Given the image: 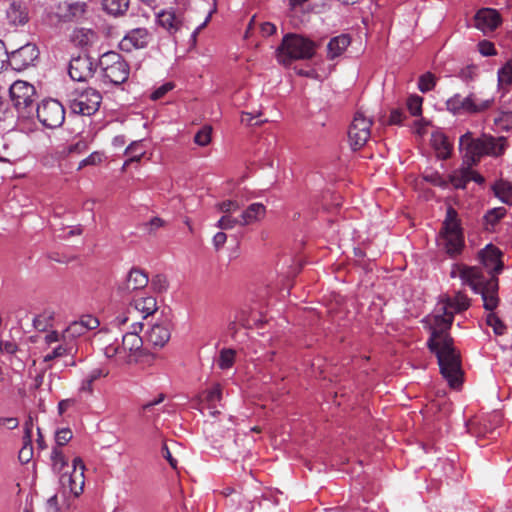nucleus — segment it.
I'll use <instances>...</instances> for the list:
<instances>
[{
    "label": "nucleus",
    "instance_id": "nucleus-1",
    "mask_svg": "<svg viewBox=\"0 0 512 512\" xmlns=\"http://www.w3.org/2000/svg\"><path fill=\"white\" fill-rule=\"evenodd\" d=\"M469 306V298L465 294L457 292L454 297L442 299L434 314L427 316L424 320L430 330L428 347L437 357L443 378L454 389L461 386L463 371L460 352L454 346L449 330L454 319V313L464 311Z\"/></svg>",
    "mask_w": 512,
    "mask_h": 512
},
{
    "label": "nucleus",
    "instance_id": "nucleus-2",
    "mask_svg": "<svg viewBox=\"0 0 512 512\" xmlns=\"http://www.w3.org/2000/svg\"><path fill=\"white\" fill-rule=\"evenodd\" d=\"M479 261L486 270V276L479 267L454 264L450 271L452 278L459 277L464 285H468L475 293H480L486 310H494L498 306V279L496 274L503 268L501 251L493 245H487L479 252Z\"/></svg>",
    "mask_w": 512,
    "mask_h": 512
},
{
    "label": "nucleus",
    "instance_id": "nucleus-3",
    "mask_svg": "<svg viewBox=\"0 0 512 512\" xmlns=\"http://www.w3.org/2000/svg\"><path fill=\"white\" fill-rule=\"evenodd\" d=\"M460 150L464 153V162L467 165L476 164L481 157L502 156L508 148L506 137H494L490 134H482L479 138H473L471 132H467L459 139Z\"/></svg>",
    "mask_w": 512,
    "mask_h": 512
},
{
    "label": "nucleus",
    "instance_id": "nucleus-4",
    "mask_svg": "<svg viewBox=\"0 0 512 512\" xmlns=\"http://www.w3.org/2000/svg\"><path fill=\"white\" fill-rule=\"evenodd\" d=\"M132 328L133 331L123 335L121 344H109L104 348L105 356L114 358L118 365L135 364L144 356L143 340L138 335L142 324L133 323Z\"/></svg>",
    "mask_w": 512,
    "mask_h": 512
},
{
    "label": "nucleus",
    "instance_id": "nucleus-5",
    "mask_svg": "<svg viewBox=\"0 0 512 512\" xmlns=\"http://www.w3.org/2000/svg\"><path fill=\"white\" fill-rule=\"evenodd\" d=\"M317 45L314 41L298 34L284 36L277 50V59L283 65H290L294 60L311 59L316 53Z\"/></svg>",
    "mask_w": 512,
    "mask_h": 512
},
{
    "label": "nucleus",
    "instance_id": "nucleus-6",
    "mask_svg": "<svg viewBox=\"0 0 512 512\" xmlns=\"http://www.w3.org/2000/svg\"><path fill=\"white\" fill-rule=\"evenodd\" d=\"M440 235L447 254L454 257L461 253L464 247V236L458 214L452 207L447 209Z\"/></svg>",
    "mask_w": 512,
    "mask_h": 512
},
{
    "label": "nucleus",
    "instance_id": "nucleus-7",
    "mask_svg": "<svg viewBox=\"0 0 512 512\" xmlns=\"http://www.w3.org/2000/svg\"><path fill=\"white\" fill-rule=\"evenodd\" d=\"M85 470L86 466L81 457H75L72 460V470L65 471L58 475V490L64 497L72 495L79 497L85 486Z\"/></svg>",
    "mask_w": 512,
    "mask_h": 512
},
{
    "label": "nucleus",
    "instance_id": "nucleus-8",
    "mask_svg": "<svg viewBox=\"0 0 512 512\" xmlns=\"http://www.w3.org/2000/svg\"><path fill=\"white\" fill-rule=\"evenodd\" d=\"M493 103V98L483 99L475 93L467 96L457 93L446 101V109L454 115L477 114L488 110Z\"/></svg>",
    "mask_w": 512,
    "mask_h": 512
},
{
    "label": "nucleus",
    "instance_id": "nucleus-9",
    "mask_svg": "<svg viewBox=\"0 0 512 512\" xmlns=\"http://www.w3.org/2000/svg\"><path fill=\"white\" fill-rule=\"evenodd\" d=\"M101 66L105 80L112 84L120 85L128 79L129 66L118 53H106L101 59Z\"/></svg>",
    "mask_w": 512,
    "mask_h": 512
},
{
    "label": "nucleus",
    "instance_id": "nucleus-10",
    "mask_svg": "<svg viewBox=\"0 0 512 512\" xmlns=\"http://www.w3.org/2000/svg\"><path fill=\"white\" fill-rule=\"evenodd\" d=\"M37 118L46 128H58L65 120L64 107L55 99L43 100L37 107Z\"/></svg>",
    "mask_w": 512,
    "mask_h": 512
},
{
    "label": "nucleus",
    "instance_id": "nucleus-11",
    "mask_svg": "<svg viewBox=\"0 0 512 512\" xmlns=\"http://www.w3.org/2000/svg\"><path fill=\"white\" fill-rule=\"evenodd\" d=\"M372 120L362 112H356L349 127L348 137L354 150L362 148L371 137Z\"/></svg>",
    "mask_w": 512,
    "mask_h": 512
},
{
    "label": "nucleus",
    "instance_id": "nucleus-12",
    "mask_svg": "<svg viewBox=\"0 0 512 512\" xmlns=\"http://www.w3.org/2000/svg\"><path fill=\"white\" fill-rule=\"evenodd\" d=\"M102 96L94 88H86L72 99L70 108L72 112L81 115H92L100 107Z\"/></svg>",
    "mask_w": 512,
    "mask_h": 512
},
{
    "label": "nucleus",
    "instance_id": "nucleus-13",
    "mask_svg": "<svg viewBox=\"0 0 512 512\" xmlns=\"http://www.w3.org/2000/svg\"><path fill=\"white\" fill-rule=\"evenodd\" d=\"M100 321L92 315H84L79 320L72 322L62 331V341L77 346L76 339L90 330L98 328Z\"/></svg>",
    "mask_w": 512,
    "mask_h": 512
},
{
    "label": "nucleus",
    "instance_id": "nucleus-14",
    "mask_svg": "<svg viewBox=\"0 0 512 512\" xmlns=\"http://www.w3.org/2000/svg\"><path fill=\"white\" fill-rule=\"evenodd\" d=\"M9 56V65L16 71H22L34 65L39 57V50L33 43H27L12 51Z\"/></svg>",
    "mask_w": 512,
    "mask_h": 512
},
{
    "label": "nucleus",
    "instance_id": "nucleus-15",
    "mask_svg": "<svg viewBox=\"0 0 512 512\" xmlns=\"http://www.w3.org/2000/svg\"><path fill=\"white\" fill-rule=\"evenodd\" d=\"M11 100L19 111H24L29 108L35 98V88L28 82L25 81H15L9 90Z\"/></svg>",
    "mask_w": 512,
    "mask_h": 512
},
{
    "label": "nucleus",
    "instance_id": "nucleus-16",
    "mask_svg": "<svg viewBox=\"0 0 512 512\" xmlns=\"http://www.w3.org/2000/svg\"><path fill=\"white\" fill-rule=\"evenodd\" d=\"M87 5L82 1H61L55 7V15L62 21H73L82 18Z\"/></svg>",
    "mask_w": 512,
    "mask_h": 512
},
{
    "label": "nucleus",
    "instance_id": "nucleus-17",
    "mask_svg": "<svg viewBox=\"0 0 512 512\" xmlns=\"http://www.w3.org/2000/svg\"><path fill=\"white\" fill-rule=\"evenodd\" d=\"M474 21L477 29L483 33H489L500 25L501 17L495 9L482 8L476 13Z\"/></svg>",
    "mask_w": 512,
    "mask_h": 512
},
{
    "label": "nucleus",
    "instance_id": "nucleus-18",
    "mask_svg": "<svg viewBox=\"0 0 512 512\" xmlns=\"http://www.w3.org/2000/svg\"><path fill=\"white\" fill-rule=\"evenodd\" d=\"M150 41L149 32L144 28L131 30L119 43L122 51L131 52L134 49H141Z\"/></svg>",
    "mask_w": 512,
    "mask_h": 512
},
{
    "label": "nucleus",
    "instance_id": "nucleus-19",
    "mask_svg": "<svg viewBox=\"0 0 512 512\" xmlns=\"http://www.w3.org/2000/svg\"><path fill=\"white\" fill-rule=\"evenodd\" d=\"M68 73L74 81H86L93 75V64L89 57L79 56L70 61Z\"/></svg>",
    "mask_w": 512,
    "mask_h": 512
},
{
    "label": "nucleus",
    "instance_id": "nucleus-20",
    "mask_svg": "<svg viewBox=\"0 0 512 512\" xmlns=\"http://www.w3.org/2000/svg\"><path fill=\"white\" fill-rule=\"evenodd\" d=\"M149 282L148 276L138 268H132L126 276V279L119 284L118 290L123 294L131 293L135 290L145 288Z\"/></svg>",
    "mask_w": 512,
    "mask_h": 512
},
{
    "label": "nucleus",
    "instance_id": "nucleus-21",
    "mask_svg": "<svg viewBox=\"0 0 512 512\" xmlns=\"http://www.w3.org/2000/svg\"><path fill=\"white\" fill-rule=\"evenodd\" d=\"M170 339V328L167 324H154L146 334V340L154 347L162 348Z\"/></svg>",
    "mask_w": 512,
    "mask_h": 512
},
{
    "label": "nucleus",
    "instance_id": "nucleus-22",
    "mask_svg": "<svg viewBox=\"0 0 512 512\" xmlns=\"http://www.w3.org/2000/svg\"><path fill=\"white\" fill-rule=\"evenodd\" d=\"M350 44L351 38L348 34H341L331 38L327 44V58L334 60L342 56Z\"/></svg>",
    "mask_w": 512,
    "mask_h": 512
},
{
    "label": "nucleus",
    "instance_id": "nucleus-23",
    "mask_svg": "<svg viewBox=\"0 0 512 512\" xmlns=\"http://www.w3.org/2000/svg\"><path fill=\"white\" fill-rule=\"evenodd\" d=\"M7 19L14 26L23 25L28 21L27 8L18 0H13L7 11Z\"/></svg>",
    "mask_w": 512,
    "mask_h": 512
},
{
    "label": "nucleus",
    "instance_id": "nucleus-24",
    "mask_svg": "<svg viewBox=\"0 0 512 512\" xmlns=\"http://www.w3.org/2000/svg\"><path fill=\"white\" fill-rule=\"evenodd\" d=\"M131 307L134 312H139L142 318L154 314L157 309V301L153 296H141L133 300Z\"/></svg>",
    "mask_w": 512,
    "mask_h": 512
},
{
    "label": "nucleus",
    "instance_id": "nucleus-25",
    "mask_svg": "<svg viewBox=\"0 0 512 512\" xmlns=\"http://www.w3.org/2000/svg\"><path fill=\"white\" fill-rule=\"evenodd\" d=\"M266 208L261 203H253L240 215V226H246L262 220L265 217Z\"/></svg>",
    "mask_w": 512,
    "mask_h": 512
},
{
    "label": "nucleus",
    "instance_id": "nucleus-26",
    "mask_svg": "<svg viewBox=\"0 0 512 512\" xmlns=\"http://www.w3.org/2000/svg\"><path fill=\"white\" fill-rule=\"evenodd\" d=\"M50 465L52 472L58 476L69 468V459L60 447H53L50 454Z\"/></svg>",
    "mask_w": 512,
    "mask_h": 512
},
{
    "label": "nucleus",
    "instance_id": "nucleus-27",
    "mask_svg": "<svg viewBox=\"0 0 512 512\" xmlns=\"http://www.w3.org/2000/svg\"><path fill=\"white\" fill-rule=\"evenodd\" d=\"M430 141L438 158L446 159L450 156L451 144L448 142L444 133L440 131L433 132Z\"/></svg>",
    "mask_w": 512,
    "mask_h": 512
},
{
    "label": "nucleus",
    "instance_id": "nucleus-28",
    "mask_svg": "<svg viewBox=\"0 0 512 512\" xmlns=\"http://www.w3.org/2000/svg\"><path fill=\"white\" fill-rule=\"evenodd\" d=\"M78 348L77 346H73L72 344H69L66 341H61L56 346L52 347L50 351H48L43 356L44 362H50L56 358H61L64 356H74L77 352Z\"/></svg>",
    "mask_w": 512,
    "mask_h": 512
},
{
    "label": "nucleus",
    "instance_id": "nucleus-29",
    "mask_svg": "<svg viewBox=\"0 0 512 512\" xmlns=\"http://www.w3.org/2000/svg\"><path fill=\"white\" fill-rule=\"evenodd\" d=\"M24 437L23 446L19 451L18 458L21 463H28L33 457V446L31 443L32 437V423L31 421L26 422L24 425Z\"/></svg>",
    "mask_w": 512,
    "mask_h": 512
},
{
    "label": "nucleus",
    "instance_id": "nucleus-30",
    "mask_svg": "<svg viewBox=\"0 0 512 512\" xmlns=\"http://www.w3.org/2000/svg\"><path fill=\"white\" fill-rule=\"evenodd\" d=\"M202 399L207 404V408L212 416H216L219 411L216 408L215 403L222 399V389L220 384H214L211 388L207 389L202 394Z\"/></svg>",
    "mask_w": 512,
    "mask_h": 512
},
{
    "label": "nucleus",
    "instance_id": "nucleus-31",
    "mask_svg": "<svg viewBox=\"0 0 512 512\" xmlns=\"http://www.w3.org/2000/svg\"><path fill=\"white\" fill-rule=\"evenodd\" d=\"M159 25L170 33L178 31L182 25L180 18L172 10L162 11L157 15Z\"/></svg>",
    "mask_w": 512,
    "mask_h": 512
},
{
    "label": "nucleus",
    "instance_id": "nucleus-32",
    "mask_svg": "<svg viewBox=\"0 0 512 512\" xmlns=\"http://www.w3.org/2000/svg\"><path fill=\"white\" fill-rule=\"evenodd\" d=\"M108 375V371L104 368H94L92 369L81 381L79 386V392L85 394H92L93 392V383Z\"/></svg>",
    "mask_w": 512,
    "mask_h": 512
},
{
    "label": "nucleus",
    "instance_id": "nucleus-33",
    "mask_svg": "<svg viewBox=\"0 0 512 512\" xmlns=\"http://www.w3.org/2000/svg\"><path fill=\"white\" fill-rule=\"evenodd\" d=\"M493 191L502 202L512 205V182L500 180L493 185Z\"/></svg>",
    "mask_w": 512,
    "mask_h": 512
},
{
    "label": "nucleus",
    "instance_id": "nucleus-34",
    "mask_svg": "<svg viewBox=\"0 0 512 512\" xmlns=\"http://www.w3.org/2000/svg\"><path fill=\"white\" fill-rule=\"evenodd\" d=\"M102 7L108 14L121 15L127 11L129 0H102Z\"/></svg>",
    "mask_w": 512,
    "mask_h": 512
},
{
    "label": "nucleus",
    "instance_id": "nucleus-35",
    "mask_svg": "<svg viewBox=\"0 0 512 512\" xmlns=\"http://www.w3.org/2000/svg\"><path fill=\"white\" fill-rule=\"evenodd\" d=\"M473 174L474 171L469 168L461 169L450 176V182L455 188H465L466 184L472 180Z\"/></svg>",
    "mask_w": 512,
    "mask_h": 512
},
{
    "label": "nucleus",
    "instance_id": "nucleus-36",
    "mask_svg": "<svg viewBox=\"0 0 512 512\" xmlns=\"http://www.w3.org/2000/svg\"><path fill=\"white\" fill-rule=\"evenodd\" d=\"M96 34L89 29H77L72 34V41L80 46H87L94 42Z\"/></svg>",
    "mask_w": 512,
    "mask_h": 512
},
{
    "label": "nucleus",
    "instance_id": "nucleus-37",
    "mask_svg": "<svg viewBox=\"0 0 512 512\" xmlns=\"http://www.w3.org/2000/svg\"><path fill=\"white\" fill-rule=\"evenodd\" d=\"M125 155L129 156V161H140L145 155V149L143 148L141 141L132 142L126 149Z\"/></svg>",
    "mask_w": 512,
    "mask_h": 512
},
{
    "label": "nucleus",
    "instance_id": "nucleus-38",
    "mask_svg": "<svg viewBox=\"0 0 512 512\" xmlns=\"http://www.w3.org/2000/svg\"><path fill=\"white\" fill-rule=\"evenodd\" d=\"M436 82V76L431 72H426L419 77L418 88L421 92L426 93L435 87Z\"/></svg>",
    "mask_w": 512,
    "mask_h": 512
},
{
    "label": "nucleus",
    "instance_id": "nucleus-39",
    "mask_svg": "<svg viewBox=\"0 0 512 512\" xmlns=\"http://www.w3.org/2000/svg\"><path fill=\"white\" fill-rule=\"evenodd\" d=\"M235 360V351L232 349H223L220 351L218 366L221 369H229Z\"/></svg>",
    "mask_w": 512,
    "mask_h": 512
},
{
    "label": "nucleus",
    "instance_id": "nucleus-40",
    "mask_svg": "<svg viewBox=\"0 0 512 512\" xmlns=\"http://www.w3.org/2000/svg\"><path fill=\"white\" fill-rule=\"evenodd\" d=\"M240 216L233 217L232 214H224L217 222L216 226L223 230H230L240 225Z\"/></svg>",
    "mask_w": 512,
    "mask_h": 512
},
{
    "label": "nucleus",
    "instance_id": "nucleus-41",
    "mask_svg": "<svg viewBox=\"0 0 512 512\" xmlns=\"http://www.w3.org/2000/svg\"><path fill=\"white\" fill-rule=\"evenodd\" d=\"M212 128L204 126L201 128L194 137V142L199 146H207L211 141Z\"/></svg>",
    "mask_w": 512,
    "mask_h": 512
},
{
    "label": "nucleus",
    "instance_id": "nucleus-42",
    "mask_svg": "<svg viewBox=\"0 0 512 512\" xmlns=\"http://www.w3.org/2000/svg\"><path fill=\"white\" fill-rule=\"evenodd\" d=\"M41 341L48 348H52L54 344H58L62 341V332L56 330L47 331L41 336Z\"/></svg>",
    "mask_w": 512,
    "mask_h": 512
},
{
    "label": "nucleus",
    "instance_id": "nucleus-43",
    "mask_svg": "<svg viewBox=\"0 0 512 512\" xmlns=\"http://www.w3.org/2000/svg\"><path fill=\"white\" fill-rule=\"evenodd\" d=\"M72 437L73 433L69 428H61L57 430L55 434L56 445L54 447H60L63 449V446H65Z\"/></svg>",
    "mask_w": 512,
    "mask_h": 512
},
{
    "label": "nucleus",
    "instance_id": "nucleus-44",
    "mask_svg": "<svg viewBox=\"0 0 512 512\" xmlns=\"http://www.w3.org/2000/svg\"><path fill=\"white\" fill-rule=\"evenodd\" d=\"M494 123L501 130H509L512 128V112H500L494 119Z\"/></svg>",
    "mask_w": 512,
    "mask_h": 512
},
{
    "label": "nucleus",
    "instance_id": "nucleus-45",
    "mask_svg": "<svg viewBox=\"0 0 512 512\" xmlns=\"http://www.w3.org/2000/svg\"><path fill=\"white\" fill-rule=\"evenodd\" d=\"M423 98L418 95L410 96L407 100V108L411 115L418 116L422 111Z\"/></svg>",
    "mask_w": 512,
    "mask_h": 512
},
{
    "label": "nucleus",
    "instance_id": "nucleus-46",
    "mask_svg": "<svg viewBox=\"0 0 512 512\" xmlns=\"http://www.w3.org/2000/svg\"><path fill=\"white\" fill-rule=\"evenodd\" d=\"M498 80L500 85H510L512 83V61L506 63L498 72Z\"/></svg>",
    "mask_w": 512,
    "mask_h": 512
},
{
    "label": "nucleus",
    "instance_id": "nucleus-47",
    "mask_svg": "<svg viewBox=\"0 0 512 512\" xmlns=\"http://www.w3.org/2000/svg\"><path fill=\"white\" fill-rule=\"evenodd\" d=\"M490 313L487 315V324L493 327L494 332L498 335L503 334L505 326L500 321V319L492 312L493 310H489Z\"/></svg>",
    "mask_w": 512,
    "mask_h": 512
},
{
    "label": "nucleus",
    "instance_id": "nucleus-48",
    "mask_svg": "<svg viewBox=\"0 0 512 512\" xmlns=\"http://www.w3.org/2000/svg\"><path fill=\"white\" fill-rule=\"evenodd\" d=\"M219 211L223 214H233L240 208L239 204L233 200H226L217 205Z\"/></svg>",
    "mask_w": 512,
    "mask_h": 512
},
{
    "label": "nucleus",
    "instance_id": "nucleus-49",
    "mask_svg": "<svg viewBox=\"0 0 512 512\" xmlns=\"http://www.w3.org/2000/svg\"><path fill=\"white\" fill-rule=\"evenodd\" d=\"M505 213L506 210L502 207L494 208L486 213L485 219L487 222L495 224L498 220L504 217Z\"/></svg>",
    "mask_w": 512,
    "mask_h": 512
},
{
    "label": "nucleus",
    "instance_id": "nucleus-50",
    "mask_svg": "<svg viewBox=\"0 0 512 512\" xmlns=\"http://www.w3.org/2000/svg\"><path fill=\"white\" fill-rule=\"evenodd\" d=\"M478 49L483 56H492L496 54L494 44L487 40L479 42Z\"/></svg>",
    "mask_w": 512,
    "mask_h": 512
},
{
    "label": "nucleus",
    "instance_id": "nucleus-51",
    "mask_svg": "<svg viewBox=\"0 0 512 512\" xmlns=\"http://www.w3.org/2000/svg\"><path fill=\"white\" fill-rule=\"evenodd\" d=\"M87 150H88V144L84 140H79L76 143L70 144L67 147V153L68 154H72V153L80 154V153H83V152H85Z\"/></svg>",
    "mask_w": 512,
    "mask_h": 512
},
{
    "label": "nucleus",
    "instance_id": "nucleus-52",
    "mask_svg": "<svg viewBox=\"0 0 512 512\" xmlns=\"http://www.w3.org/2000/svg\"><path fill=\"white\" fill-rule=\"evenodd\" d=\"M172 89H173V84L171 82H167L152 92L151 99L158 100V99L162 98L167 92H169Z\"/></svg>",
    "mask_w": 512,
    "mask_h": 512
},
{
    "label": "nucleus",
    "instance_id": "nucleus-53",
    "mask_svg": "<svg viewBox=\"0 0 512 512\" xmlns=\"http://www.w3.org/2000/svg\"><path fill=\"white\" fill-rule=\"evenodd\" d=\"M261 116V112H258L256 114H252V113H249V112H243L242 115H241V123L245 124V125H260L264 122H266L267 120H262L260 122H256V123H252V120L254 118H257Z\"/></svg>",
    "mask_w": 512,
    "mask_h": 512
},
{
    "label": "nucleus",
    "instance_id": "nucleus-54",
    "mask_svg": "<svg viewBox=\"0 0 512 512\" xmlns=\"http://www.w3.org/2000/svg\"><path fill=\"white\" fill-rule=\"evenodd\" d=\"M164 225V221L159 217L152 218L149 222L145 223L144 226L149 233L155 232L157 229Z\"/></svg>",
    "mask_w": 512,
    "mask_h": 512
},
{
    "label": "nucleus",
    "instance_id": "nucleus-55",
    "mask_svg": "<svg viewBox=\"0 0 512 512\" xmlns=\"http://www.w3.org/2000/svg\"><path fill=\"white\" fill-rule=\"evenodd\" d=\"M19 425V421L15 417H0V429L6 427L8 429H15Z\"/></svg>",
    "mask_w": 512,
    "mask_h": 512
},
{
    "label": "nucleus",
    "instance_id": "nucleus-56",
    "mask_svg": "<svg viewBox=\"0 0 512 512\" xmlns=\"http://www.w3.org/2000/svg\"><path fill=\"white\" fill-rule=\"evenodd\" d=\"M133 313L134 311L130 306L126 313L120 314L115 318V324L119 327L125 325L131 319Z\"/></svg>",
    "mask_w": 512,
    "mask_h": 512
},
{
    "label": "nucleus",
    "instance_id": "nucleus-57",
    "mask_svg": "<svg viewBox=\"0 0 512 512\" xmlns=\"http://www.w3.org/2000/svg\"><path fill=\"white\" fill-rule=\"evenodd\" d=\"M227 235L224 232H218L213 237V245L216 250L221 249L226 243Z\"/></svg>",
    "mask_w": 512,
    "mask_h": 512
},
{
    "label": "nucleus",
    "instance_id": "nucleus-58",
    "mask_svg": "<svg viewBox=\"0 0 512 512\" xmlns=\"http://www.w3.org/2000/svg\"><path fill=\"white\" fill-rule=\"evenodd\" d=\"M404 118V113L401 110H392L389 117V124L399 125L402 123Z\"/></svg>",
    "mask_w": 512,
    "mask_h": 512
},
{
    "label": "nucleus",
    "instance_id": "nucleus-59",
    "mask_svg": "<svg viewBox=\"0 0 512 512\" xmlns=\"http://www.w3.org/2000/svg\"><path fill=\"white\" fill-rule=\"evenodd\" d=\"M424 179L426 181L433 183L434 185H437V186H445L446 185V181L444 179H442L441 176L437 173H431L429 175L427 174L424 176Z\"/></svg>",
    "mask_w": 512,
    "mask_h": 512
},
{
    "label": "nucleus",
    "instance_id": "nucleus-60",
    "mask_svg": "<svg viewBox=\"0 0 512 512\" xmlns=\"http://www.w3.org/2000/svg\"><path fill=\"white\" fill-rule=\"evenodd\" d=\"M87 159L91 166L98 165V164L102 163V161L104 160V154L102 152L95 151V152L91 153L87 157Z\"/></svg>",
    "mask_w": 512,
    "mask_h": 512
},
{
    "label": "nucleus",
    "instance_id": "nucleus-61",
    "mask_svg": "<svg viewBox=\"0 0 512 512\" xmlns=\"http://www.w3.org/2000/svg\"><path fill=\"white\" fill-rule=\"evenodd\" d=\"M7 62L9 63V56L4 43L0 41V72L3 70Z\"/></svg>",
    "mask_w": 512,
    "mask_h": 512
},
{
    "label": "nucleus",
    "instance_id": "nucleus-62",
    "mask_svg": "<svg viewBox=\"0 0 512 512\" xmlns=\"http://www.w3.org/2000/svg\"><path fill=\"white\" fill-rule=\"evenodd\" d=\"M152 285L157 287L159 291H162L167 288V281L162 276H156V278L152 280Z\"/></svg>",
    "mask_w": 512,
    "mask_h": 512
},
{
    "label": "nucleus",
    "instance_id": "nucleus-63",
    "mask_svg": "<svg viewBox=\"0 0 512 512\" xmlns=\"http://www.w3.org/2000/svg\"><path fill=\"white\" fill-rule=\"evenodd\" d=\"M16 351V345L12 342H3L0 340V352H7L13 354Z\"/></svg>",
    "mask_w": 512,
    "mask_h": 512
},
{
    "label": "nucleus",
    "instance_id": "nucleus-64",
    "mask_svg": "<svg viewBox=\"0 0 512 512\" xmlns=\"http://www.w3.org/2000/svg\"><path fill=\"white\" fill-rule=\"evenodd\" d=\"M74 400L72 399H64L61 400L58 404V410L60 414H63L65 411H67L71 406L74 405Z\"/></svg>",
    "mask_w": 512,
    "mask_h": 512
}]
</instances>
